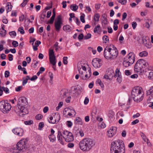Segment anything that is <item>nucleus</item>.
<instances>
[{"label":"nucleus","instance_id":"nucleus-48","mask_svg":"<svg viewBox=\"0 0 153 153\" xmlns=\"http://www.w3.org/2000/svg\"><path fill=\"white\" fill-rule=\"evenodd\" d=\"M118 73H119L120 72V70L118 68H117L115 71V74L114 76V78H116L117 76L118 77Z\"/></svg>","mask_w":153,"mask_h":153},{"label":"nucleus","instance_id":"nucleus-60","mask_svg":"<svg viewBox=\"0 0 153 153\" xmlns=\"http://www.w3.org/2000/svg\"><path fill=\"white\" fill-rule=\"evenodd\" d=\"M127 14L125 12L122 15V20H124L127 17Z\"/></svg>","mask_w":153,"mask_h":153},{"label":"nucleus","instance_id":"nucleus-57","mask_svg":"<svg viewBox=\"0 0 153 153\" xmlns=\"http://www.w3.org/2000/svg\"><path fill=\"white\" fill-rule=\"evenodd\" d=\"M89 101V98L87 97H86L84 101V103L85 105H87Z\"/></svg>","mask_w":153,"mask_h":153},{"label":"nucleus","instance_id":"nucleus-44","mask_svg":"<svg viewBox=\"0 0 153 153\" xmlns=\"http://www.w3.org/2000/svg\"><path fill=\"white\" fill-rule=\"evenodd\" d=\"M24 123L26 125H30L33 124V121L32 120H29L25 121Z\"/></svg>","mask_w":153,"mask_h":153},{"label":"nucleus","instance_id":"nucleus-27","mask_svg":"<svg viewBox=\"0 0 153 153\" xmlns=\"http://www.w3.org/2000/svg\"><path fill=\"white\" fill-rule=\"evenodd\" d=\"M75 122L76 124H77L82 125V122L81 119L79 117H77L76 118Z\"/></svg>","mask_w":153,"mask_h":153},{"label":"nucleus","instance_id":"nucleus-11","mask_svg":"<svg viewBox=\"0 0 153 153\" xmlns=\"http://www.w3.org/2000/svg\"><path fill=\"white\" fill-rule=\"evenodd\" d=\"M62 25V22L61 16L59 15L58 16L57 19L55 20L54 22L55 27L57 31H59Z\"/></svg>","mask_w":153,"mask_h":153},{"label":"nucleus","instance_id":"nucleus-41","mask_svg":"<svg viewBox=\"0 0 153 153\" xmlns=\"http://www.w3.org/2000/svg\"><path fill=\"white\" fill-rule=\"evenodd\" d=\"M42 117L43 116L42 115L40 114H39L36 116L35 118L36 120H39L42 119Z\"/></svg>","mask_w":153,"mask_h":153},{"label":"nucleus","instance_id":"nucleus-14","mask_svg":"<svg viewBox=\"0 0 153 153\" xmlns=\"http://www.w3.org/2000/svg\"><path fill=\"white\" fill-rule=\"evenodd\" d=\"M112 48H109L108 50L109 51L112 59L116 58L117 55V50L116 48L113 45L112 46Z\"/></svg>","mask_w":153,"mask_h":153},{"label":"nucleus","instance_id":"nucleus-64","mask_svg":"<svg viewBox=\"0 0 153 153\" xmlns=\"http://www.w3.org/2000/svg\"><path fill=\"white\" fill-rule=\"evenodd\" d=\"M74 144L72 143H70L68 144V146L69 148H72L74 147Z\"/></svg>","mask_w":153,"mask_h":153},{"label":"nucleus","instance_id":"nucleus-59","mask_svg":"<svg viewBox=\"0 0 153 153\" xmlns=\"http://www.w3.org/2000/svg\"><path fill=\"white\" fill-rule=\"evenodd\" d=\"M119 23V20L117 19H115L114 21V25H117Z\"/></svg>","mask_w":153,"mask_h":153},{"label":"nucleus","instance_id":"nucleus-6","mask_svg":"<svg viewBox=\"0 0 153 153\" xmlns=\"http://www.w3.org/2000/svg\"><path fill=\"white\" fill-rule=\"evenodd\" d=\"M11 107L10 103L3 101L0 102V110L4 114L7 113L10 110Z\"/></svg>","mask_w":153,"mask_h":153},{"label":"nucleus","instance_id":"nucleus-10","mask_svg":"<svg viewBox=\"0 0 153 153\" xmlns=\"http://www.w3.org/2000/svg\"><path fill=\"white\" fill-rule=\"evenodd\" d=\"M60 118V115L58 113H55L52 114L50 117L48 118V120L51 123L55 124L59 121Z\"/></svg>","mask_w":153,"mask_h":153},{"label":"nucleus","instance_id":"nucleus-36","mask_svg":"<svg viewBox=\"0 0 153 153\" xmlns=\"http://www.w3.org/2000/svg\"><path fill=\"white\" fill-rule=\"evenodd\" d=\"M117 80L119 83H120L121 82V73H118V77L117 78Z\"/></svg>","mask_w":153,"mask_h":153},{"label":"nucleus","instance_id":"nucleus-31","mask_svg":"<svg viewBox=\"0 0 153 153\" xmlns=\"http://www.w3.org/2000/svg\"><path fill=\"white\" fill-rule=\"evenodd\" d=\"M100 15L98 13H96L94 15V19L96 22H98L100 17Z\"/></svg>","mask_w":153,"mask_h":153},{"label":"nucleus","instance_id":"nucleus-25","mask_svg":"<svg viewBox=\"0 0 153 153\" xmlns=\"http://www.w3.org/2000/svg\"><path fill=\"white\" fill-rule=\"evenodd\" d=\"M70 8L73 11H76L78 8V7L76 4H72L70 6Z\"/></svg>","mask_w":153,"mask_h":153},{"label":"nucleus","instance_id":"nucleus-35","mask_svg":"<svg viewBox=\"0 0 153 153\" xmlns=\"http://www.w3.org/2000/svg\"><path fill=\"white\" fill-rule=\"evenodd\" d=\"M46 16V14L45 13H42L40 16V20L42 22H45V18Z\"/></svg>","mask_w":153,"mask_h":153},{"label":"nucleus","instance_id":"nucleus-55","mask_svg":"<svg viewBox=\"0 0 153 153\" xmlns=\"http://www.w3.org/2000/svg\"><path fill=\"white\" fill-rule=\"evenodd\" d=\"M3 90L6 94L9 93V90L8 88L3 87Z\"/></svg>","mask_w":153,"mask_h":153},{"label":"nucleus","instance_id":"nucleus-8","mask_svg":"<svg viewBox=\"0 0 153 153\" xmlns=\"http://www.w3.org/2000/svg\"><path fill=\"white\" fill-rule=\"evenodd\" d=\"M63 137L65 141L67 142H71L74 140V136L70 132L65 130L63 132Z\"/></svg>","mask_w":153,"mask_h":153},{"label":"nucleus","instance_id":"nucleus-39","mask_svg":"<svg viewBox=\"0 0 153 153\" xmlns=\"http://www.w3.org/2000/svg\"><path fill=\"white\" fill-rule=\"evenodd\" d=\"M44 127V123L43 122H40L39 125L38 129L41 130Z\"/></svg>","mask_w":153,"mask_h":153},{"label":"nucleus","instance_id":"nucleus-52","mask_svg":"<svg viewBox=\"0 0 153 153\" xmlns=\"http://www.w3.org/2000/svg\"><path fill=\"white\" fill-rule=\"evenodd\" d=\"M84 16L85 15L83 14V15H81L80 17V20L83 23H85V22L84 19Z\"/></svg>","mask_w":153,"mask_h":153},{"label":"nucleus","instance_id":"nucleus-3","mask_svg":"<svg viewBox=\"0 0 153 153\" xmlns=\"http://www.w3.org/2000/svg\"><path fill=\"white\" fill-rule=\"evenodd\" d=\"M95 143L92 139L86 138L81 140L79 144L80 149L83 151H88L95 145Z\"/></svg>","mask_w":153,"mask_h":153},{"label":"nucleus","instance_id":"nucleus-58","mask_svg":"<svg viewBox=\"0 0 153 153\" xmlns=\"http://www.w3.org/2000/svg\"><path fill=\"white\" fill-rule=\"evenodd\" d=\"M67 125L69 127H71L72 125V123L70 121H68L67 122Z\"/></svg>","mask_w":153,"mask_h":153},{"label":"nucleus","instance_id":"nucleus-38","mask_svg":"<svg viewBox=\"0 0 153 153\" xmlns=\"http://www.w3.org/2000/svg\"><path fill=\"white\" fill-rule=\"evenodd\" d=\"M102 39L105 43H106L109 41V39L107 36L106 35L104 36H103Z\"/></svg>","mask_w":153,"mask_h":153},{"label":"nucleus","instance_id":"nucleus-4","mask_svg":"<svg viewBox=\"0 0 153 153\" xmlns=\"http://www.w3.org/2000/svg\"><path fill=\"white\" fill-rule=\"evenodd\" d=\"M144 94L142 88L137 87L133 88L131 96L132 98L135 102H139L143 100Z\"/></svg>","mask_w":153,"mask_h":153},{"label":"nucleus","instance_id":"nucleus-24","mask_svg":"<svg viewBox=\"0 0 153 153\" xmlns=\"http://www.w3.org/2000/svg\"><path fill=\"white\" fill-rule=\"evenodd\" d=\"M12 6L10 2H8L7 3L6 8L7 13L11 11L12 9Z\"/></svg>","mask_w":153,"mask_h":153},{"label":"nucleus","instance_id":"nucleus-33","mask_svg":"<svg viewBox=\"0 0 153 153\" xmlns=\"http://www.w3.org/2000/svg\"><path fill=\"white\" fill-rule=\"evenodd\" d=\"M70 109H69L68 108H66L64 109L63 111V113L64 114L65 113V112H68V115L69 116H73L74 115L72 114L71 113V112H70Z\"/></svg>","mask_w":153,"mask_h":153},{"label":"nucleus","instance_id":"nucleus-49","mask_svg":"<svg viewBox=\"0 0 153 153\" xmlns=\"http://www.w3.org/2000/svg\"><path fill=\"white\" fill-rule=\"evenodd\" d=\"M117 1L122 4H125L127 2L126 0H117Z\"/></svg>","mask_w":153,"mask_h":153},{"label":"nucleus","instance_id":"nucleus-46","mask_svg":"<svg viewBox=\"0 0 153 153\" xmlns=\"http://www.w3.org/2000/svg\"><path fill=\"white\" fill-rule=\"evenodd\" d=\"M148 77L150 79H153V71H151L149 73V75Z\"/></svg>","mask_w":153,"mask_h":153},{"label":"nucleus","instance_id":"nucleus-15","mask_svg":"<svg viewBox=\"0 0 153 153\" xmlns=\"http://www.w3.org/2000/svg\"><path fill=\"white\" fill-rule=\"evenodd\" d=\"M126 59L132 64L134 62L135 56L133 53L130 52L127 55Z\"/></svg>","mask_w":153,"mask_h":153},{"label":"nucleus","instance_id":"nucleus-30","mask_svg":"<svg viewBox=\"0 0 153 153\" xmlns=\"http://www.w3.org/2000/svg\"><path fill=\"white\" fill-rule=\"evenodd\" d=\"M101 29L100 26V25H98L96 26L94 29V33H96L99 31Z\"/></svg>","mask_w":153,"mask_h":153},{"label":"nucleus","instance_id":"nucleus-29","mask_svg":"<svg viewBox=\"0 0 153 153\" xmlns=\"http://www.w3.org/2000/svg\"><path fill=\"white\" fill-rule=\"evenodd\" d=\"M51 142H53L56 140V137L54 135H50L48 136Z\"/></svg>","mask_w":153,"mask_h":153},{"label":"nucleus","instance_id":"nucleus-28","mask_svg":"<svg viewBox=\"0 0 153 153\" xmlns=\"http://www.w3.org/2000/svg\"><path fill=\"white\" fill-rule=\"evenodd\" d=\"M129 63L130 62L126 59V60L123 62V64L125 67H128L132 65Z\"/></svg>","mask_w":153,"mask_h":153},{"label":"nucleus","instance_id":"nucleus-37","mask_svg":"<svg viewBox=\"0 0 153 153\" xmlns=\"http://www.w3.org/2000/svg\"><path fill=\"white\" fill-rule=\"evenodd\" d=\"M83 65H82L81 63H79L78 64V70L80 74H81V73L82 72L81 71V69L82 68V67H83Z\"/></svg>","mask_w":153,"mask_h":153},{"label":"nucleus","instance_id":"nucleus-23","mask_svg":"<svg viewBox=\"0 0 153 153\" xmlns=\"http://www.w3.org/2000/svg\"><path fill=\"white\" fill-rule=\"evenodd\" d=\"M41 43V42L37 40L36 41L34 46H33V49L34 51H36L38 50L37 47Z\"/></svg>","mask_w":153,"mask_h":153},{"label":"nucleus","instance_id":"nucleus-56","mask_svg":"<svg viewBox=\"0 0 153 153\" xmlns=\"http://www.w3.org/2000/svg\"><path fill=\"white\" fill-rule=\"evenodd\" d=\"M125 74L126 75L129 76L131 74V73L129 70H126L125 71Z\"/></svg>","mask_w":153,"mask_h":153},{"label":"nucleus","instance_id":"nucleus-51","mask_svg":"<svg viewBox=\"0 0 153 153\" xmlns=\"http://www.w3.org/2000/svg\"><path fill=\"white\" fill-rule=\"evenodd\" d=\"M26 1V0H24L23 2L21 4V7H24L25 6L28 2V1Z\"/></svg>","mask_w":153,"mask_h":153},{"label":"nucleus","instance_id":"nucleus-32","mask_svg":"<svg viewBox=\"0 0 153 153\" xmlns=\"http://www.w3.org/2000/svg\"><path fill=\"white\" fill-rule=\"evenodd\" d=\"M148 53L146 51H143L140 52L139 54V55L141 57L146 56L148 55Z\"/></svg>","mask_w":153,"mask_h":153},{"label":"nucleus","instance_id":"nucleus-54","mask_svg":"<svg viewBox=\"0 0 153 153\" xmlns=\"http://www.w3.org/2000/svg\"><path fill=\"white\" fill-rule=\"evenodd\" d=\"M137 25V23L135 22H133L132 23V26L134 29Z\"/></svg>","mask_w":153,"mask_h":153},{"label":"nucleus","instance_id":"nucleus-1","mask_svg":"<svg viewBox=\"0 0 153 153\" xmlns=\"http://www.w3.org/2000/svg\"><path fill=\"white\" fill-rule=\"evenodd\" d=\"M28 103L27 98L25 97H21L19 99L17 105L14 108L16 113L21 117H23L28 114V111L25 106Z\"/></svg>","mask_w":153,"mask_h":153},{"label":"nucleus","instance_id":"nucleus-34","mask_svg":"<svg viewBox=\"0 0 153 153\" xmlns=\"http://www.w3.org/2000/svg\"><path fill=\"white\" fill-rule=\"evenodd\" d=\"M152 23V22L151 20H149L147 21L145 24V27H146L148 28H149Z\"/></svg>","mask_w":153,"mask_h":153},{"label":"nucleus","instance_id":"nucleus-62","mask_svg":"<svg viewBox=\"0 0 153 153\" xmlns=\"http://www.w3.org/2000/svg\"><path fill=\"white\" fill-rule=\"evenodd\" d=\"M139 122V120L138 119H136L134 121H133L131 122L132 125H134L136 124L137 123H138Z\"/></svg>","mask_w":153,"mask_h":153},{"label":"nucleus","instance_id":"nucleus-63","mask_svg":"<svg viewBox=\"0 0 153 153\" xmlns=\"http://www.w3.org/2000/svg\"><path fill=\"white\" fill-rule=\"evenodd\" d=\"M142 135H141V136L145 142H146V140L148 139H147L146 136L143 133H142Z\"/></svg>","mask_w":153,"mask_h":153},{"label":"nucleus","instance_id":"nucleus-13","mask_svg":"<svg viewBox=\"0 0 153 153\" xmlns=\"http://www.w3.org/2000/svg\"><path fill=\"white\" fill-rule=\"evenodd\" d=\"M49 56L50 61L51 63L53 65H55L56 64L55 61L56 57L54 54V52L53 49L49 50Z\"/></svg>","mask_w":153,"mask_h":153},{"label":"nucleus","instance_id":"nucleus-9","mask_svg":"<svg viewBox=\"0 0 153 153\" xmlns=\"http://www.w3.org/2000/svg\"><path fill=\"white\" fill-rule=\"evenodd\" d=\"M147 96H149L147 100L148 103H150L149 106L153 108V85L151 86L150 89L147 91Z\"/></svg>","mask_w":153,"mask_h":153},{"label":"nucleus","instance_id":"nucleus-17","mask_svg":"<svg viewBox=\"0 0 153 153\" xmlns=\"http://www.w3.org/2000/svg\"><path fill=\"white\" fill-rule=\"evenodd\" d=\"M12 131L15 134L19 136H22L23 134V130L20 128H16L13 129Z\"/></svg>","mask_w":153,"mask_h":153},{"label":"nucleus","instance_id":"nucleus-5","mask_svg":"<svg viewBox=\"0 0 153 153\" xmlns=\"http://www.w3.org/2000/svg\"><path fill=\"white\" fill-rule=\"evenodd\" d=\"M148 63L143 59L138 60L135 64L134 70L136 72L140 73L144 71V68L148 65Z\"/></svg>","mask_w":153,"mask_h":153},{"label":"nucleus","instance_id":"nucleus-16","mask_svg":"<svg viewBox=\"0 0 153 153\" xmlns=\"http://www.w3.org/2000/svg\"><path fill=\"white\" fill-rule=\"evenodd\" d=\"M85 73V72H84L83 73V72H81V74H80L81 75L80 77L82 79L86 80V79H88L90 77L91 75L90 68L88 70V72H87L85 76H84L83 74H84Z\"/></svg>","mask_w":153,"mask_h":153},{"label":"nucleus","instance_id":"nucleus-7","mask_svg":"<svg viewBox=\"0 0 153 153\" xmlns=\"http://www.w3.org/2000/svg\"><path fill=\"white\" fill-rule=\"evenodd\" d=\"M27 143V140L26 139H22L16 144V148L18 149L20 152H23L26 150Z\"/></svg>","mask_w":153,"mask_h":153},{"label":"nucleus","instance_id":"nucleus-18","mask_svg":"<svg viewBox=\"0 0 153 153\" xmlns=\"http://www.w3.org/2000/svg\"><path fill=\"white\" fill-rule=\"evenodd\" d=\"M116 129L115 127L111 128L107 131V136L109 137H113L116 134Z\"/></svg>","mask_w":153,"mask_h":153},{"label":"nucleus","instance_id":"nucleus-40","mask_svg":"<svg viewBox=\"0 0 153 153\" xmlns=\"http://www.w3.org/2000/svg\"><path fill=\"white\" fill-rule=\"evenodd\" d=\"M6 30H0V34L2 36H4L6 34Z\"/></svg>","mask_w":153,"mask_h":153},{"label":"nucleus","instance_id":"nucleus-26","mask_svg":"<svg viewBox=\"0 0 153 153\" xmlns=\"http://www.w3.org/2000/svg\"><path fill=\"white\" fill-rule=\"evenodd\" d=\"M10 153H20V151L18 149L13 148L11 149L10 150Z\"/></svg>","mask_w":153,"mask_h":153},{"label":"nucleus","instance_id":"nucleus-61","mask_svg":"<svg viewBox=\"0 0 153 153\" xmlns=\"http://www.w3.org/2000/svg\"><path fill=\"white\" fill-rule=\"evenodd\" d=\"M24 15L22 14L19 17V20L20 22H22L24 21Z\"/></svg>","mask_w":153,"mask_h":153},{"label":"nucleus","instance_id":"nucleus-50","mask_svg":"<svg viewBox=\"0 0 153 153\" xmlns=\"http://www.w3.org/2000/svg\"><path fill=\"white\" fill-rule=\"evenodd\" d=\"M12 44L15 47H16L18 46V43L17 42L15 41H13L12 43Z\"/></svg>","mask_w":153,"mask_h":153},{"label":"nucleus","instance_id":"nucleus-42","mask_svg":"<svg viewBox=\"0 0 153 153\" xmlns=\"http://www.w3.org/2000/svg\"><path fill=\"white\" fill-rule=\"evenodd\" d=\"M9 34L12 37H14L16 35V32L14 31L9 32Z\"/></svg>","mask_w":153,"mask_h":153},{"label":"nucleus","instance_id":"nucleus-47","mask_svg":"<svg viewBox=\"0 0 153 153\" xmlns=\"http://www.w3.org/2000/svg\"><path fill=\"white\" fill-rule=\"evenodd\" d=\"M68 57L66 56H65L63 57V63L65 65H66L68 63L67 59Z\"/></svg>","mask_w":153,"mask_h":153},{"label":"nucleus","instance_id":"nucleus-53","mask_svg":"<svg viewBox=\"0 0 153 153\" xmlns=\"http://www.w3.org/2000/svg\"><path fill=\"white\" fill-rule=\"evenodd\" d=\"M10 75V72L8 71H6L4 73V76L5 77H8Z\"/></svg>","mask_w":153,"mask_h":153},{"label":"nucleus","instance_id":"nucleus-22","mask_svg":"<svg viewBox=\"0 0 153 153\" xmlns=\"http://www.w3.org/2000/svg\"><path fill=\"white\" fill-rule=\"evenodd\" d=\"M63 30L67 32H70L72 30L71 27L68 25H66L63 26Z\"/></svg>","mask_w":153,"mask_h":153},{"label":"nucleus","instance_id":"nucleus-19","mask_svg":"<svg viewBox=\"0 0 153 153\" xmlns=\"http://www.w3.org/2000/svg\"><path fill=\"white\" fill-rule=\"evenodd\" d=\"M108 47H106L105 49L104 52V56L107 59H113L111 56L110 52L108 50Z\"/></svg>","mask_w":153,"mask_h":153},{"label":"nucleus","instance_id":"nucleus-20","mask_svg":"<svg viewBox=\"0 0 153 153\" xmlns=\"http://www.w3.org/2000/svg\"><path fill=\"white\" fill-rule=\"evenodd\" d=\"M68 94V91L66 89H63L60 92V97L62 99L66 97L67 95Z\"/></svg>","mask_w":153,"mask_h":153},{"label":"nucleus","instance_id":"nucleus-2","mask_svg":"<svg viewBox=\"0 0 153 153\" xmlns=\"http://www.w3.org/2000/svg\"><path fill=\"white\" fill-rule=\"evenodd\" d=\"M111 153H125L124 144L123 141L117 140L112 143Z\"/></svg>","mask_w":153,"mask_h":153},{"label":"nucleus","instance_id":"nucleus-45","mask_svg":"<svg viewBox=\"0 0 153 153\" xmlns=\"http://www.w3.org/2000/svg\"><path fill=\"white\" fill-rule=\"evenodd\" d=\"M18 31L22 34H24L25 33V31L23 27H21L19 28L18 29Z\"/></svg>","mask_w":153,"mask_h":153},{"label":"nucleus","instance_id":"nucleus-43","mask_svg":"<svg viewBox=\"0 0 153 153\" xmlns=\"http://www.w3.org/2000/svg\"><path fill=\"white\" fill-rule=\"evenodd\" d=\"M91 34L90 33H88L86 35H85L84 36V39L86 40L90 38L91 37Z\"/></svg>","mask_w":153,"mask_h":153},{"label":"nucleus","instance_id":"nucleus-21","mask_svg":"<svg viewBox=\"0 0 153 153\" xmlns=\"http://www.w3.org/2000/svg\"><path fill=\"white\" fill-rule=\"evenodd\" d=\"M63 134L61 132L59 131L58 132L57 138L60 143L62 144L63 145V142L62 141Z\"/></svg>","mask_w":153,"mask_h":153},{"label":"nucleus","instance_id":"nucleus-12","mask_svg":"<svg viewBox=\"0 0 153 153\" xmlns=\"http://www.w3.org/2000/svg\"><path fill=\"white\" fill-rule=\"evenodd\" d=\"M92 64L94 67L96 68H100L102 65L101 59L98 58L93 59Z\"/></svg>","mask_w":153,"mask_h":153}]
</instances>
